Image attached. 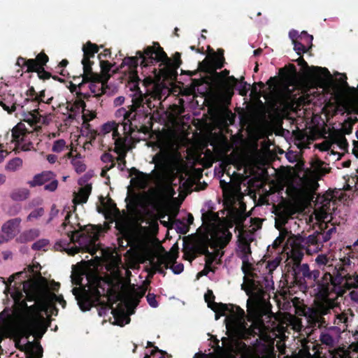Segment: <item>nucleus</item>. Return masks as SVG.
<instances>
[{"label": "nucleus", "instance_id": "f257e3e1", "mask_svg": "<svg viewBox=\"0 0 358 358\" xmlns=\"http://www.w3.org/2000/svg\"><path fill=\"white\" fill-rule=\"evenodd\" d=\"M39 264L33 265L27 271L16 273L10 279V283L16 279L29 278L22 282V291H15L12 294L15 301L13 310L4 309L0 313V334L4 337L13 338L15 341L23 337L27 338L33 334L36 338H41L46 331L48 324L47 318L57 315L56 304L62 308L66 301L62 295H57L59 284H48L43 278L31 277V273L36 275L39 271Z\"/></svg>", "mask_w": 358, "mask_h": 358}, {"label": "nucleus", "instance_id": "f03ea898", "mask_svg": "<svg viewBox=\"0 0 358 358\" xmlns=\"http://www.w3.org/2000/svg\"><path fill=\"white\" fill-rule=\"evenodd\" d=\"M179 66L180 62H172L159 43H154L146 47L143 52L137 51L136 57L124 58L120 71L127 76L134 87L138 82H142L148 87L147 93L150 98L160 100L164 90L161 79H172Z\"/></svg>", "mask_w": 358, "mask_h": 358}, {"label": "nucleus", "instance_id": "7ed1b4c3", "mask_svg": "<svg viewBox=\"0 0 358 358\" xmlns=\"http://www.w3.org/2000/svg\"><path fill=\"white\" fill-rule=\"evenodd\" d=\"M203 227L204 232L192 247V250L185 252V257L189 262L195 259L197 254L206 256V267L201 272V275L207 274V269L210 265L219 261L223 252L222 249L227 245L231 238L229 227L236 225L240 232L245 231L248 216L245 213V208L233 209L229 213V220H224L212 212L207 211L202 214Z\"/></svg>", "mask_w": 358, "mask_h": 358}, {"label": "nucleus", "instance_id": "20e7f679", "mask_svg": "<svg viewBox=\"0 0 358 358\" xmlns=\"http://www.w3.org/2000/svg\"><path fill=\"white\" fill-rule=\"evenodd\" d=\"M341 264L333 268V273L327 271L320 282L314 289L319 300L315 308H308L304 310V315L311 327H320L324 322L323 315L329 313L335 306L334 299L342 295L345 289L358 288V275H350L347 266L350 259L344 257L340 259Z\"/></svg>", "mask_w": 358, "mask_h": 358}, {"label": "nucleus", "instance_id": "39448f33", "mask_svg": "<svg viewBox=\"0 0 358 358\" xmlns=\"http://www.w3.org/2000/svg\"><path fill=\"white\" fill-rule=\"evenodd\" d=\"M252 298L251 306L255 307V303L258 305L257 313L250 314L248 305L247 304L248 321H245V314L244 310L239 306H231L229 308L224 305V309H218L215 313V318L219 320L222 315H226L225 324L229 336L231 339L224 338L222 340L224 345L223 353L227 358H232L234 354L238 352L241 348V342L239 338H245L252 335L259 334L263 328V322L262 317L264 314V307L266 306V300L264 298L251 296Z\"/></svg>", "mask_w": 358, "mask_h": 358}, {"label": "nucleus", "instance_id": "423d86ee", "mask_svg": "<svg viewBox=\"0 0 358 358\" xmlns=\"http://www.w3.org/2000/svg\"><path fill=\"white\" fill-rule=\"evenodd\" d=\"M71 219V215H68L63 223L68 240L57 243L55 248L65 250L71 255L78 253L80 250L88 252L92 255H95L99 247L97 241L102 230L101 227L93 225L83 227L80 223H72Z\"/></svg>", "mask_w": 358, "mask_h": 358}, {"label": "nucleus", "instance_id": "0eeeda50", "mask_svg": "<svg viewBox=\"0 0 358 358\" xmlns=\"http://www.w3.org/2000/svg\"><path fill=\"white\" fill-rule=\"evenodd\" d=\"M71 278L73 284L80 285V287H74L72 293L83 311L98 303L100 296L108 292L104 287L109 286L108 282L96 272H88L85 267L74 266Z\"/></svg>", "mask_w": 358, "mask_h": 358}, {"label": "nucleus", "instance_id": "6e6552de", "mask_svg": "<svg viewBox=\"0 0 358 358\" xmlns=\"http://www.w3.org/2000/svg\"><path fill=\"white\" fill-rule=\"evenodd\" d=\"M134 171L136 172L135 176L131 179V183L134 187L144 189L150 182L154 183L155 187L144 193L148 202L152 206L164 205L174 195L175 192L171 183L165 180L161 173L152 171L151 174H146L136 169Z\"/></svg>", "mask_w": 358, "mask_h": 358}, {"label": "nucleus", "instance_id": "1a4fd4ad", "mask_svg": "<svg viewBox=\"0 0 358 358\" xmlns=\"http://www.w3.org/2000/svg\"><path fill=\"white\" fill-rule=\"evenodd\" d=\"M238 253L242 259V271L245 274L241 287L249 296L248 299V309L250 314L252 315L254 313H257L258 305L256 303L255 308L250 305L252 299L251 296L264 298V285L260 282L259 276L256 273V271L263 264L254 265L252 263L250 248L247 243H242L239 245Z\"/></svg>", "mask_w": 358, "mask_h": 358}, {"label": "nucleus", "instance_id": "9d476101", "mask_svg": "<svg viewBox=\"0 0 358 358\" xmlns=\"http://www.w3.org/2000/svg\"><path fill=\"white\" fill-rule=\"evenodd\" d=\"M295 213V210L292 207H287L285 210L279 213L275 219V226L279 230V236L273 243V248H277L287 238L284 250L286 251L288 256L292 257L296 264H299L303 256V247L302 246L303 240L301 236H296L289 231L287 228L283 227L285 224H293L294 227H299L296 220H290L289 217Z\"/></svg>", "mask_w": 358, "mask_h": 358}, {"label": "nucleus", "instance_id": "9b49d317", "mask_svg": "<svg viewBox=\"0 0 358 358\" xmlns=\"http://www.w3.org/2000/svg\"><path fill=\"white\" fill-rule=\"evenodd\" d=\"M141 249L149 256V261L155 271H160L163 266L166 268L170 267L173 272L179 274L184 269L183 264L178 263L176 252H166L154 248L153 241L151 236H147L145 240L140 241Z\"/></svg>", "mask_w": 358, "mask_h": 358}, {"label": "nucleus", "instance_id": "f8f14e48", "mask_svg": "<svg viewBox=\"0 0 358 358\" xmlns=\"http://www.w3.org/2000/svg\"><path fill=\"white\" fill-rule=\"evenodd\" d=\"M317 203L314 210V213L306 218V222L313 225L319 224L320 234H324L323 242L329 240L331 235L336 231L334 222L329 225V222L333 221V214L331 210L334 209V202L329 198L317 197Z\"/></svg>", "mask_w": 358, "mask_h": 358}, {"label": "nucleus", "instance_id": "ddd939ff", "mask_svg": "<svg viewBox=\"0 0 358 358\" xmlns=\"http://www.w3.org/2000/svg\"><path fill=\"white\" fill-rule=\"evenodd\" d=\"M23 124H18L11 133L7 132L3 136H0V163L8 156L10 150L30 151L34 149V145L28 138L29 134L25 131Z\"/></svg>", "mask_w": 358, "mask_h": 358}, {"label": "nucleus", "instance_id": "4468645a", "mask_svg": "<svg viewBox=\"0 0 358 358\" xmlns=\"http://www.w3.org/2000/svg\"><path fill=\"white\" fill-rule=\"evenodd\" d=\"M324 163L319 159L312 162L313 170H306L299 176L296 190L299 196L306 201H313L314 194L318 187L319 178L326 173Z\"/></svg>", "mask_w": 358, "mask_h": 358}, {"label": "nucleus", "instance_id": "2eb2a0df", "mask_svg": "<svg viewBox=\"0 0 358 358\" xmlns=\"http://www.w3.org/2000/svg\"><path fill=\"white\" fill-rule=\"evenodd\" d=\"M83 58L82 64L83 67V83L90 82L88 87L94 96H98L104 93L103 83L98 80V76L92 73L90 61L94 57L95 53L99 50L98 47L90 42L87 43L83 47Z\"/></svg>", "mask_w": 358, "mask_h": 358}, {"label": "nucleus", "instance_id": "dca6fc26", "mask_svg": "<svg viewBox=\"0 0 358 358\" xmlns=\"http://www.w3.org/2000/svg\"><path fill=\"white\" fill-rule=\"evenodd\" d=\"M297 61L299 65L301 66L303 73L307 80L320 87L322 90L330 87L332 78L329 71L326 68L310 67L302 57H299Z\"/></svg>", "mask_w": 358, "mask_h": 358}, {"label": "nucleus", "instance_id": "f3484780", "mask_svg": "<svg viewBox=\"0 0 358 358\" xmlns=\"http://www.w3.org/2000/svg\"><path fill=\"white\" fill-rule=\"evenodd\" d=\"M297 61L299 65L301 66L303 73L307 80L320 87L322 90L330 87L332 78L329 71L326 68L310 67L302 57H299Z\"/></svg>", "mask_w": 358, "mask_h": 358}, {"label": "nucleus", "instance_id": "a211bd4d", "mask_svg": "<svg viewBox=\"0 0 358 358\" xmlns=\"http://www.w3.org/2000/svg\"><path fill=\"white\" fill-rule=\"evenodd\" d=\"M145 98L142 94L139 93L132 99L133 103L128 107L129 109L122 107L116 110L115 117L122 122L125 133H129L132 130L131 121L135 119L137 113L143 112L147 114L148 111L145 110L144 105L142 104Z\"/></svg>", "mask_w": 358, "mask_h": 358}, {"label": "nucleus", "instance_id": "6ab92c4d", "mask_svg": "<svg viewBox=\"0 0 358 358\" xmlns=\"http://www.w3.org/2000/svg\"><path fill=\"white\" fill-rule=\"evenodd\" d=\"M348 142L345 136L342 135L336 136L333 138V139L330 141H325L323 143L318 144L317 148L322 151H329L331 152L328 154L331 155H338L337 159H339L341 157L340 153L334 152V149L338 147L341 150L345 151L348 148Z\"/></svg>", "mask_w": 358, "mask_h": 358}, {"label": "nucleus", "instance_id": "aec40b11", "mask_svg": "<svg viewBox=\"0 0 358 358\" xmlns=\"http://www.w3.org/2000/svg\"><path fill=\"white\" fill-rule=\"evenodd\" d=\"M85 102L81 99L76 100L74 102H67L66 110L69 114V118L71 120L76 119L77 117H81L84 122L92 120L95 117L94 113H90V117H87L85 113Z\"/></svg>", "mask_w": 358, "mask_h": 358}, {"label": "nucleus", "instance_id": "412c9836", "mask_svg": "<svg viewBox=\"0 0 358 358\" xmlns=\"http://www.w3.org/2000/svg\"><path fill=\"white\" fill-rule=\"evenodd\" d=\"M20 223L21 219L19 217L6 221L1 227L2 235L0 236V243L13 238L20 231Z\"/></svg>", "mask_w": 358, "mask_h": 358}, {"label": "nucleus", "instance_id": "4be33fe9", "mask_svg": "<svg viewBox=\"0 0 358 358\" xmlns=\"http://www.w3.org/2000/svg\"><path fill=\"white\" fill-rule=\"evenodd\" d=\"M133 311H130L129 305L127 302H124V304L121 302L117 308L112 309L113 315L112 323L122 327L129 323V315L133 314Z\"/></svg>", "mask_w": 358, "mask_h": 358}, {"label": "nucleus", "instance_id": "5701e85b", "mask_svg": "<svg viewBox=\"0 0 358 358\" xmlns=\"http://www.w3.org/2000/svg\"><path fill=\"white\" fill-rule=\"evenodd\" d=\"M131 143H129L128 139L120 140L115 141V152L118 155L117 157V168L120 171H123L125 168V156L127 152L130 149Z\"/></svg>", "mask_w": 358, "mask_h": 358}, {"label": "nucleus", "instance_id": "b1692460", "mask_svg": "<svg viewBox=\"0 0 358 358\" xmlns=\"http://www.w3.org/2000/svg\"><path fill=\"white\" fill-rule=\"evenodd\" d=\"M117 127L118 124L115 121L108 122L103 124L101 129V134L106 136L111 134L112 140L113 141V144L115 146V141L117 139L124 140L128 139L129 143H131V139L129 136V135L126 134L124 136H120L117 132Z\"/></svg>", "mask_w": 358, "mask_h": 358}, {"label": "nucleus", "instance_id": "393cba45", "mask_svg": "<svg viewBox=\"0 0 358 358\" xmlns=\"http://www.w3.org/2000/svg\"><path fill=\"white\" fill-rule=\"evenodd\" d=\"M323 236L324 234L322 235L320 232H317V234L308 236L306 238L301 237L303 240L302 246L303 248L306 247V250L308 252L317 251L322 246V242L323 241Z\"/></svg>", "mask_w": 358, "mask_h": 358}, {"label": "nucleus", "instance_id": "a878e982", "mask_svg": "<svg viewBox=\"0 0 358 358\" xmlns=\"http://www.w3.org/2000/svg\"><path fill=\"white\" fill-rule=\"evenodd\" d=\"M21 97L20 95H15L13 94H8L4 95L0 101V106L6 110L8 113L15 111L17 108H22V105L18 103V98Z\"/></svg>", "mask_w": 358, "mask_h": 358}, {"label": "nucleus", "instance_id": "bb28decb", "mask_svg": "<svg viewBox=\"0 0 358 358\" xmlns=\"http://www.w3.org/2000/svg\"><path fill=\"white\" fill-rule=\"evenodd\" d=\"M23 120L27 122L30 126L35 128L40 127L41 124H47L50 120L49 116H43L36 110L29 112L24 115Z\"/></svg>", "mask_w": 358, "mask_h": 358}, {"label": "nucleus", "instance_id": "cd10ccee", "mask_svg": "<svg viewBox=\"0 0 358 358\" xmlns=\"http://www.w3.org/2000/svg\"><path fill=\"white\" fill-rule=\"evenodd\" d=\"M237 80L234 77H229L227 79V87L224 91L217 95L219 103L225 106L230 103L231 96L234 94L233 87L236 85Z\"/></svg>", "mask_w": 358, "mask_h": 358}, {"label": "nucleus", "instance_id": "c85d7f7f", "mask_svg": "<svg viewBox=\"0 0 358 358\" xmlns=\"http://www.w3.org/2000/svg\"><path fill=\"white\" fill-rule=\"evenodd\" d=\"M92 187L90 185L87 184L83 187H81L78 192L74 193V197L73 199L74 205L83 204L86 203L89 195L91 193Z\"/></svg>", "mask_w": 358, "mask_h": 358}, {"label": "nucleus", "instance_id": "c756f323", "mask_svg": "<svg viewBox=\"0 0 358 358\" xmlns=\"http://www.w3.org/2000/svg\"><path fill=\"white\" fill-rule=\"evenodd\" d=\"M54 178V174L51 171H45L40 174L36 175L32 180H29L27 184L31 187H34L36 186L42 185L44 183L47 182L49 180H51Z\"/></svg>", "mask_w": 358, "mask_h": 358}, {"label": "nucleus", "instance_id": "7c9ffc66", "mask_svg": "<svg viewBox=\"0 0 358 358\" xmlns=\"http://www.w3.org/2000/svg\"><path fill=\"white\" fill-rule=\"evenodd\" d=\"M71 151L67 154V157L69 158H72L71 159V164L75 169V171L78 173H83L86 170V165L84 163V160L83 159L81 155H76V156H73V143H71Z\"/></svg>", "mask_w": 358, "mask_h": 358}, {"label": "nucleus", "instance_id": "2f4dec72", "mask_svg": "<svg viewBox=\"0 0 358 358\" xmlns=\"http://www.w3.org/2000/svg\"><path fill=\"white\" fill-rule=\"evenodd\" d=\"M288 324L292 327V328L297 331L301 332V335H308L310 333L309 327H303L302 325L301 320L293 315H289L288 318Z\"/></svg>", "mask_w": 358, "mask_h": 358}, {"label": "nucleus", "instance_id": "473e14b6", "mask_svg": "<svg viewBox=\"0 0 358 358\" xmlns=\"http://www.w3.org/2000/svg\"><path fill=\"white\" fill-rule=\"evenodd\" d=\"M30 191L27 187H18L11 191L10 198L15 201H23L29 199Z\"/></svg>", "mask_w": 358, "mask_h": 358}, {"label": "nucleus", "instance_id": "72a5a7b5", "mask_svg": "<svg viewBox=\"0 0 358 358\" xmlns=\"http://www.w3.org/2000/svg\"><path fill=\"white\" fill-rule=\"evenodd\" d=\"M25 348L27 358L42 357V348L38 344L28 342Z\"/></svg>", "mask_w": 358, "mask_h": 358}, {"label": "nucleus", "instance_id": "f704fd0d", "mask_svg": "<svg viewBox=\"0 0 358 358\" xmlns=\"http://www.w3.org/2000/svg\"><path fill=\"white\" fill-rule=\"evenodd\" d=\"M281 259L279 257H275L274 259L271 261H268L267 262H259L257 264H263L262 266L259 267V268L256 271V273L257 274V271H260V268L263 266L266 269V272L268 274L271 275L272 272L278 266Z\"/></svg>", "mask_w": 358, "mask_h": 358}, {"label": "nucleus", "instance_id": "c9c22d12", "mask_svg": "<svg viewBox=\"0 0 358 358\" xmlns=\"http://www.w3.org/2000/svg\"><path fill=\"white\" fill-rule=\"evenodd\" d=\"M205 301L208 303V306L213 311H216L218 309H224V304L217 303L213 301L215 298L213 293L211 290H208L204 295Z\"/></svg>", "mask_w": 358, "mask_h": 358}, {"label": "nucleus", "instance_id": "e433bc0d", "mask_svg": "<svg viewBox=\"0 0 358 358\" xmlns=\"http://www.w3.org/2000/svg\"><path fill=\"white\" fill-rule=\"evenodd\" d=\"M333 259L331 258L330 256H327L326 255H319L316 259H315V262L316 263L320 266H327V268H328V270L327 271H330L332 270L333 271ZM327 272V271H325V273Z\"/></svg>", "mask_w": 358, "mask_h": 358}, {"label": "nucleus", "instance_id": "4c0bfd02", "mask_svg": "<svg viewBox=\"0 0 358 358\" xmlns=\"http://www.w3.org/2000/svg\"><path fill=\"white\" fill-rule=\"evenodd\" d=\"M17 64L18 66H26L27 71H34L38 69V64L36 60L31 59L26 60L22 57H19L17 60Z\"/></svg>", "mask_w": 358, "mask_h": 358}, {"label": "nucleus", "instance_id": "58836bf2", "mask_svg": "<svg viewBox=\"0 0 358 358\" xmlns=\"http://www.w3.org/2000/svg\"><path fill=\"white\" fill-rule=\"evenodd\" d=\"M22 160L19 157H15L10 160L6 164V169L9 171H16L22 166Z\"/></svg>", "mask_w": 358, "mask_h": 358}, {"label": "nucleus", "instance_id": "ea45409f", "mask_svg": "<svg viewBox=\"0 0 358 358\" xmlns=\"http://www.w3.org/2000/svg\"><path fill=\"white\" fill-rule=\"evenodd\" d=\"M69 148V145L63 139H59L54 141L52 147V150L55 152L59 153L66 149Z\"/></svg>", "mask_w": 358, "mask_h": 358}, {"label": "nucleus", "instance_id": "a19ab883", "mask_svg": "<svg viewBox=\"0 0 358 358\" xmlns=\"http://www.w3.org/2000/svg\"><path fill=\"white\" fill-rule=\"evenodd\" d=\"M299 38L308 49L310 48L313 39V36L308 34L306 31H302L301 34H299Z\"/></svg>", "mask_w": 358, "mask_h": 358}, {"label": "nucleus", "instance_id": "79ce46f5", "mask_svg": "<svg viewBox=\"0 0 358 358\" xmlns=\"http://www.w3.org/2000/svg\"><path fill=\"white\" fill-rule=\"evenodd\" d=\"M108 262V266H110L113 270L117 269L120 266V264H121V260L120 257H118L116 255H114L113 253L111 254L110 258L108 260H107Z\"/></svg>", "mask_w": 358, "mask_h": 358}, {"label": "nucleus", "instance_id": "37998d69", "mask_svg": "<svg viewBox=\"0 0 358 358\" xmlns=\"http://www.w3.org/2000/svg\"><path fill=\"white\" fill-rule=\"evenodd\" d=\"M39 236V231L38 229H31L29 231L24 233L21 236V238L24 241H31L33 238Z\"/></svg>", "mask_w": 358, "mask_h": 358}, {"label": "nucleus", "instance_id": "c03bdc74", "mask_svg": "<svg viewBox=\"0 0 358 358\" xmlns=\"http://www.w3.org/2000/svg\"><path fill=\"white\" fill-rule=\"evenodd\" d=\"M44 213L43 208H39L31 211L27 216V221H33L34 220L41 217Z\"/></svg>", "mask_w": 358, "mask_h": 358}, {"label": "nucleus", "instance_id": "a18cd8bd", "mask_svg": "<svg viewBox=\"0 0 358 358\" xmlns=\"http://www.w3.org/2000/svg\"><path fill=\"white\" fill-rule=\"evenodd\" d=\"M293 44L294 46V50L297 52L299 55L303 52H306L308 50V48L306 47V45L298 40L293 42Z\"/></svg>", "mask_w": 358, "mask_h": 358}, {"label": "nucleus", "instance_id": "49530a36", "mask_svg": "<svg viewBox=\"0 0 358 358\" xmlns=\"http://www.w3.org/2000/svg\"><path fill=\"white\" fill-rule=\"evenodd\" d=\"M310 272V271L307 264H303L299 268V274L301 275L304 278L308 279Z\"/></svg>", "mask_w": 358, "mask_h": 358}, {"label": "nucleus", "instance_id": "de8ad7c7", "mask_svg": "<svg viewBox=\"0 0 358 358\" xmlns=\"http://www.w3.org/2000/svg\"><path fill=\"white\" fill-rule=\"evenodd\" d=\"M320 341L322 343L326 344L327 345H331L334 343L333 338L327 333L321 334Z\"/></svg>", "mask_w": 358, "mask_h": 358}, {"label": "nucleus", "instance_id": "09e8293b", "mask_svg": "<svg viewBox=\"0 0 358 358\" xmlns=\"http://www.w3.org/2000/svg\"><path fill=\"white\" fill-rule=\"evenodd\" d=\"M35 60L38 64V66H39L38 69L35 71H39L42 68V66L44 65L48 62V57L45 54L41 53L37 56L36 59H35Z\"/></svg>", "mask_w": 358, "mask_h": 358}, {"label": "nucleus", "instance_id": "8fccbe9b", "mask_svg": "<svg viewBox=\"0 0 358 358\" xmlns=\"http://www.w3.org/2000/svg\"><path fill=\"white\" fill-rule=\"evenodd\" d=\"M48 244V241L45 239L39 240L34 243L32 245V248L34 250H45Z\"/></svg>", "mask_w": 358, "mask_h": 358}, {"label": "nucleus", "instance_id": "3c124183", "mask_svg": "<svg viewBox=\"0 0 358 358\" xmlns=\"http://www.w3.org/2000/svg\"><path fill=\"white\" fill-rule=\"evenodd\" d=\"M101 160L105 162V163H107V162H110V165L109 166H106L104 167V169L106 170H109L112 167H113L114 166V162L113 161V157L112 156L110 155V154H108V153H105L102 155L101 157Z\"/></svg>", "mask_w": 358, "mask_h": 358}, {"label": "nucleus", "instance_id": "603ef678", "mask_svg": "<svg viewBox=\"0 0 358 358\" xmlns=\"http://www.w3.org/2000/svg\"><path fill=\"white\" fill-rule=\"evenodd\" d=\"M36 99L38 102H43L46 103H50L52 97L45 98V91H41L38 95L36 96Z\"/></svg>", "mask_w": 358, "mask_h": 358}, {"label": "nucleus", "instance_id": "864d4df0", "mask_svg": "<svg viewBox=\"0 0 358 358\" xmlns=\"http://www.w3.org/2000/svg\"><path fill=\"white\" fill-rule=\"evenodd\" d=\"M147 301L149 305L152 308H157L158 306V303L156 300V296L154 294H148L147 295Z\"/></svg>", "mask_w": 358, "mask_h": 358}, {"label": "nucleus", "instance_id": "5fc2aeb1", "mask_svg": "<svg viewBox=\"0 0 358 358\" xmlns=\"http://www.w3.org/2000/svg\"><path fill=\"white\" fill-rule=\"evenodd\" d=\"M100 66L102 72L105 74L108 73L112 68V65L108 62L103 60L100 61Z\"/></svg>", "mask_w": 358, "mask_h": 358}, {"label": "nucleus", "instance_id": "6e6d98bb", "mask_svg": "<svg viewBox=\"0 0 358 358\" xmlns=\"http://www.w3.org/2000/svg\"><path fill=\"white\" fill-rule=\"evenodd\" d=\"M58 182L55 179H52L51 181L44 186L45 190L53 192L57 188Z\"/></svg>", "mask_w": 358, "mask_h": 358}, {"label": "nucleus", "instance_id": "4d7b16f0", "mask_svg": "<svg viewBox=\"0 0 358 358\" xmlns=\"http://www.w3.org/2000/svg\"><path fill=\"white\" fill-rule=\"evenodd\" d=\"M20 210H21V207L20 205L14 204L9 208V210H8V213L10 215H17V213H19Z\"/></svg>", "mask_w": 358, "mask_h": 358}, {"label": "nucleus", "instance_id": "13d9d810", "mask_svg": "<svg viewBox=\"0 0 358 358\" xmlns=\"http://www.w3.org/2000/svg\"><path fill=\"white\" fill-rule=\"evenodd\" d=\"M58 213H59V210L57 209L55 205H52V206L51 208V210L50 212V219H49V221H50L54 217H55L58 215Z\"/></svg>", "mask_w": 358, "mask_h": 358}, {"label": "nucleus", "instance_id": "bf43d9fd", "mask_svg": "<svg viewBox=\"0 0 358 358\" xmlns=\"http://www.w3.org/2000/svg\"><path fill=\"white\" fill-rule=\"evenodd\" d=\"M350 296L353 301L358 303V289L351 291Z\"/></svg>", "mask_w": 358, "mask_h": 358}, {"label": "nucleus", "instance_id": "052dcab7", "mask_svg": "<svg viewBox=\"0 0 358 358\" xmlns=\"http://www.w3.org/2000/svg\"><path fill=\"white\" fill-rule=\"evenodd\" d=\"M124 97L120 96L116 97L114 99L113 104L115 106H119L122 105L124 103Z\"/></svg>", "mask_w": 358, "mask_h": 358}, {"label": "nucleus", "instance_id": "680f3d73", "mask_svg": "<svg viewBox=\"0 0 358 358\" xmlns=\"http://www.w3.org/2000/svg\"><path fill=\"white\" fill-rule=\"evenodd\" d=\"M290 38L292 40V43L296 41L299 38L298 31L296 30H292L289 33Z\"/></svg>", "mask_w": 358, "mask_h": 358}, {"label": "nucleus", "instance_id": "e2e57ef3", "mask_svg": "<svg viewBox=\"0 0 358 358\" xmlns=\"http://www.w3.org/2000/svg\"><path fill=\"white\" fill-rule=\"evenodd\" d=\"M48 162L50 164H55L57 160V157L55 155L50 154L46 157Z\"/></svg>", "mask_w": 358, "mask_h": 358}, {"label": "nucleus", "instance_id": "0e129e2a", "mask_svg": "<svg viewBox=\"0 0 358 358\" xmlns=\"http://www.w3.org/2000/svg\"><path fill=\"white\" fill-rule=\"evenodd\" d=\"M309 275L310 276H309L308 279L315 280L319 277L320 272L318 271L315 270V271H310Z\"/></svg>", "mask_w": 358, "mask_h": 358}, {"label": "nucleus", "instance_id": "69168bd1", "mask_svg": "<svg viewBox=\"0 0 358 358\" xmlns=\"http://www.w3.org/2000/svg\"><path fill=\"white\" fill-rule=\"evenodd\" d=\"M140 200H141L140 196H136V195H135V196L132 198V199H131V202H130V203H131V204H132V205H133V206H138V205H140V203H141V201H140Z\"/></svg>", "mask_w": 358, "mask_h": 358}, {"label": "nucleus", "instance_id": "338daca9", "mask_svg": "<svg viewBox=\"0 0 358 358\" xmlns=\"http://www.w3.org/2000/svg\"><path fill=\"white\" fill-rule=\"evenodd\" d=\"M222 57H217V61L215 62V65L217 68L220 69L222 66Z\"/></svg>", "mask_w": 358, "mask_h": 358}, {"label": "nucleus", "instance_id": "774afa93", "mask_svg": "<svg viewBox=\"0 0 358 358\" xmlns=\"http://www.w3.org/2000/svg\"><path fill=\"white\" fill-rule=\"evenodd\" d=\"M6 182V176L3 174H0V185H3Z\"/></svg>", "mask_w": 358, "mask_h": 358}]
</instances>
